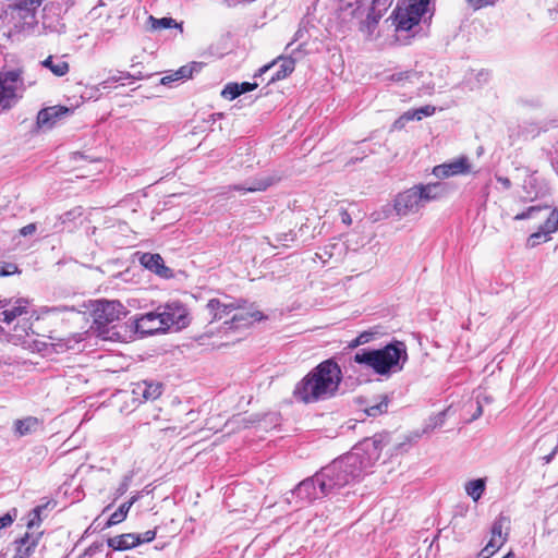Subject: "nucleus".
Masks as SVG:
<instances>
[{"mask_svg": "<svg viewBox=\"0 0 558 558\" xmlns=\"http://www.w3.org/2000/svg\"><path fill=\"white\" fill-rule=\"evenodd\" d=\"M341 379L340 366L332 360H326L296 384L293 393L305 403L327 400L336 395Z\"/></svg>", "mask_w": 558, "mask_h": 558, "instance_id": "obj_1", "label": "nucleus"}, {"mask_svg": "<svg viewBox=\"0 0 558 558\" xmlns=\"http://www.w3.org/2000/svg\"><path fill=\"white\" fill-rule=\"evenodd\" d=\"M407 360V347L401 341H395L377 350L362 349L353 356L355 363L365 365L378 375L400 372Z\"/></svg>", "mask_w": 558, "mask_h": 558, "instance_id": "obj_2", "label": "nucleus"}, {"mask_svg": "<svg viewBox=\"0 0 558 558\" xmlns=\"http://www.w3.org/2000/svg\"><path fill=\"white\" fill-rule=\"evenodd\" d=\"M447 193L442 183L417 184L399 193L393 208L399 217L417 214L429 202L441 198Z\"/></svg>", "mask_w": 558, "mask_h": 558, "instance_id": "obj_3", "label": "nucleus"}, {"mask_svg": "<svg viewBox=\"0 0 558 558\" xmlns=\"http://www.w3.org/2000/svg\"><path fill=\"white\" fill-rule=\"evenodd\" d=\"M390 444V435L387 433L376 434L356 444L352 450L344 454L349 466L356 469L359 476L366 474L378 461L381 451Z\"/></svg>", "mask_w": 558, "mask_h": 558, "instance_id": "obj_4", "label": "nucleus"}, {"mask_svg": "<svg viewBox=\"0 0 558 558\" xmlns=\"http://www.w3.org/2000/svg\"><path fill=\"white\" fill-rule=\"evenodd\" d=\"M359 478L356 469L349 466L343 456L316 473L320 492L325 493L326 496L337 493Z\"/></svg>", "mask_w": 558, "mask_h": 558, "instance_id": "obj_5", "label": "nucleus"}, {"mask_svg": "<svg viewBox=\"0 0 558 558\" xmlns=\"http://www.w3.org/2000/svg\"><path fill=\"white\" fill-rule=\"evenodd\" d=\"M428 0H399L393 11L395 24L399 31H410L427 12Z\"/></svg>", "mask_w": 558, "mask_h": 558, "instance_id": "obj_6", "label": "nucleus"}, {"mask_svg": "<svg viewBox=\"0 0 558 558\" xmlns=\"http://www.w3.org/2000/svg\"><path fill=\"white\" fill-rule=\"evenodd\" d=\"M510 520L507 517L499 515L493 522L490 529V539L480 551V558H489L498 551L508 539Z\"/></svg>", "mask_w": 558, "mask_h": 558, "instance_id": "obj_7", "label": "nucleus"}, {"mask_svg": "<svg viewBox=\"0 0 558 558\" xmlns=\"http://www.w3.org/2000/svg\"><path fill=\"white\" fill-rule=\"evenodd\" d=\"M22 84L19 71H8L0 75V107L11 108L17 98V89Z\"/></svg>", "mask_w": 558, "mask_h": 558, "instance_id": "obj_8", "label": "nucleus"}, {"mask_svg": "<svg viewBox=\"0 0 558 558\" xmlns=\"http://www.w3.org/2000/svg\"><path fill=\"white\" fill-rule=\"evenodd\" d=\"M124 315V306L119 301H98L94 310V320L99 328L120 320Z\"/></svg>", "mask_w": 558, "mask_h": 558, "instance_id": "obj_9", "label": "nucleus"}, {"mask_svg": "<svg viewBox=\"0 0 558 558\" xmlns=\"http://www.w3.org/2000/svg\"><path fill=\"white\" fill-rule=\"evenodd\" d=\"M166 330L171 327L181 329L187 325L186 308L179 302L167 303L157 311Z\"/></svg>", "mask_w": 558, "mask_h": 558, "instance_id": "obj_10", "label": "nucleus"}, {"mask_svg": "<svg viewBox=\"0 0 558 558\" xmlns=\"http://www.w3.org/2000/svg\"><path fill=\"white\" fill-rule=\"evenodd\" d=\"M472 171V165L466 156H461L448 162L434 167L433 174L438 179H447L454 175L468 174Z\"/></svg>", "mask_w": 558, "mask_h": 558, "instance_id": "obj_11", "label": "nucleus"}, {"mask_svg": "<svg viewBox=\"0 0 558 558\" xmlns=\"http://www.w3.org/2000/svg\"><path fill=\"white\" fill-rule=\"evenodd\" d=\"M558 230V210H550L547 219L542 223L537 231L532 233L526 241V246L533 248L550 239V234Z\"/></svg>", "mask_w": 558, "mask_h": 558, "instance_id": "obj_12", "label": "nucleus"}, {"mask_svg": "<svg viewBox=\"0 0 558 558\" xmlns=\"http://www.w3.org/2000/svg\"><path fill=\"white\" fill-rule=\"evenodd\" d=\"M291 498H296L301 502H312L326 496L320 492L316 474L302 481L293 490L290 492Z\"/></svg>", "mask_w": 558, "mask_h": 558, "instance_id": "obj_13", "label": "nucleus"}, {"mask_svg": "<svg viewBox=\"0 0 558 558\" xmlns=\"http://www.w3.org/2000/svg\"><path fill=\"white\" fill-rule=\"evenodd\" d=\"M295 62L290 57H280L278 60L264 65L259 69V74H264L269 72L270 70L278 68L276 72H274L269 78V83L282 80L287 77L289 74H291L294 70Z\"/></svg>", "mask_w": 558, "mask_h": 558, "instance_id": "obj_14", "label": "nucleus"}, {"mask_svg": "<svg viewBox=\"0 0 558 558\" xmlns=\"http://www.w3.org/2000/svg\"><path fill=\"white\" fill-rule=\"evenodd\" d=\"M162 392V385L157 381L143 380L134 384L132 393L134 399L144 402L156 400Z\"/></svg>", "mask_w": 558, "mask_h": 558, "instance_id": "obj_15", "label": "nucleus"}, {"mask_svg": "<svg viewBox=\"0 0 558 558\" xmlns=\"http://www.w3.org/2000/svg\"><path fill=\"white\" fill-rule=\"evenodd\" d=\"M135 329L136 332L142 335H154L159 331H166L162 319H160L157 312H149L137 318Z\"/></svg>", "mask_w": 558, "mask_h": 558, "instance_id": "obj_16", "label": "nucleus"}, {"mask_svg": "<svg viewBox=\"0 0 558 558\" xmlns=\"http://www.w3.org/2000/svg\"><path fill=\"white\" fill-rule=\"evenodd\" d=\"M69 112L70 109L62 106L41 109L37 114V125L38 128L51 129L58 120Z\"/></svg>", "mask_w": 558, "mask_h": 558, "instance_id": "obj_17", "label": "nucleus"}, {"mask_svg": "<svg viewBox=\"0 0 558 558\" xmlns=\"http://www.w3.org/2000/svg\"><path fill=\"white\" fill-rule=\"evenodd\" d=\"M39 538L40 534L25 533L22 538L14 542L15 553L13 558H29L37 547Z\"/></svg>", "mask_w": 558, "mask_h": 558, "instance_id": "obj_18", "label": "nucleus"}, {"mask_svg": "<svg viewBox=\"0 0 558 558\" xmlns=\"http://www.w3.org/2000/svg\"><path fill=\"white\" fill-rule=\"evenodd\" d=\"M435 113V107L434 106H423L421 108H417V109H413V110H408L405 111L400 118H398L392 128L396 129V130H401L405 126V124L409 122V121H413V120H422L424 117H429L432 114Z\"/></svg>", "mask_w": 558, "mask_h": 558, "instance_id": "obj_19", "label": "nucleus"}, {"mask_svg": "<svg viewBox=\"0 0 558 558\" xmlns=\"http://www.w3.org/2000/svg\"><path fill=\"white\" fill-rule=\"evenodd\" d=\"M107 545L114 550H128L140 545V535L126 533L108 538Z\"/></svg>", "mask_w": 558, "mask_h": 558, "instance_id": "obj_20", "label": "nucleus"}, {"mask_svg": "<svg viewBox=\"0 0 558 558\" xmlns=\"http://www.w3.org/2000/svg\"><path fill=\"white\" fill-rule=\"evenodd\" d=\"M238 312L231 317V328H242L247 327L254 322L262 319V314L258 311H245L240 310L239 306H235ZM226 324H229V322H226Z\"/></svg>", "mask_w": 558, "mask_h": 558, "instance_id": "obj_21", "label": "nucleus"}, {"mask_svg": "<svg viewBox=\"0 0 558 558\" xmlns=\"http://www.w3.org/2000/svg\"><path fill=\"white\" fill-rule=\"evenodd\" d=\"M207 310L213 316V319H222L227 317L232 311L236 310L232 302H222L218 299H211L207 303Z\"/></svg>", "mask_w": 558, "mask_h": 558, "instance_id": "obj_22", "label": "nucleus"}, {"mask_svg": "<svg viewBox=\"0 0 558 558\" xmlns=\"http://www.w3.org/2000/svg\"><path fill=\"white\" fill-rule=\"evenodd\" d=\"M28 304V300L23 298H19L14 301L12 300V304L10 305L12 308L2 312V320L7 324H11L15 318L27 313Z\"/></svg>", "mask_w": 558, "mask_h": 558, "instance_id": "obj_23", "label": "nucleus"}, {"mask_svg": "<svg viewBox=\"0 0 558 558\" xmlns=\"http://www.w3.org/2000/svg\"><path fill=\"white\" fill-rule=\"evenodd\" d=\"M141 264L150 271L163 276L169 269L165 267L163 259L159 254L145 253L141 257Z\"/></svg>", "mask_w": 558, "mask_h": 558, "instance_id": "obj_24", "label": "nucleus"}, {"mask_svg": "<svg viewBox=\"0 0 558 558\" xmlns=\"http://www.w3.org/2000/svg\"><path fill=\"white\" fill-rule=\"evenodd\" d=\"M39 426V420L34 416H27L14 422V432L19 437L26 436L35 432Z\"/></svg>", "mask_w": 558, "mask_h": 558, "instance_id": "obj_25", "label": "nucleus"}, {"mask_svg": "<svg viewBox=\"0 0 558 558\" xmlns=\"http://www.w3.org/2000/svg\"><path fill=\"white\" fill-rule=\"evenodd\" d=\"M41 65L49 69L56 76H64L70 70L69 63L66 61L60 58H53L52 56H49L47 59H45L41 62Z\"/></svg>", "mask_w": 558, "mask_h": 558, "instance_id": "obj_26", "label": "nucleus"}, {"mask_svg": "<svg viewBox=\"0 0 558 558\" xmlns=\"http://www.w3.org/2000/svg\"><path fill=\"white\" fill-rule=\"evenodd\" d=\"M486 488V480L485 478H476L465 483L464 489L469 497L473 499V501H478L482 495L484 494Z\"/></svg>", "mask_w": 558, "mask_h": 558, "instance_id": "obj_27", "label": "nucleus"}, {"mask_svg": "<svg viewBox=\"0 0 558 558\" xmlns=\"http://www.w3.org/2000/svg\"><path fill=\"white\" fill-rule=\"evenodd\" d=\"M138 496H133L129 501L122 504L109 518L108 522H107V526H112V525H116L122 521H124V519L126 518L128 515V512L130 510V508L132 507V505L137 500Z\"/></svg>", "mask_w": 558, "mask_h": 558, "instance_id": "obj_28", "label": "nucleus"}, {"mask_svg": "<svg viewBox=\"0 0 558 558\" xmlns=\"http://www.w3.org/2000/svg\"><path fill=\"white\" fill-rule=\"evenodd\" d=\"M449 411H450V408H447L446 410L440 411V412L436 413L435 415H432L427 420V422L423 428V433L426 434V433L433 432L437 427H441L445 424L446 416L449 413Z\"/></svg>", "mask_w": 558, "mask_h": 558, "instance_id": "obj_29", "label": "nucleus"}, {"mask_svg": "<svg viewBox=\"0 0 558 558\" xmlns=\"http://www.w3.org/2000/svg\"><path fill=\"white\" fill-rule=\"evenodd\" d=\"M384 13L378 12L377 10H374L373 7H371V10L365 19V21L361 24V31L366 32L368 35L373 33L375 29L378 21L381 19Z\"/></svg>", "mask_w": 558, "mask_h": 558, "instance_id": "obj_30", "label": "nucleus"}, {"mask_svg": "<svg viewBox=\"0 0 558 558\" xmlns=\"http://www.w3.org/2000/svg\"><path fill=\"white\" fill-rule=\"evenodd\" d=\"M296 238V233L292 230L284 232H277L272 239L268 238V243L275 247L278 245L288 246L290 242H293Z\"/></svg>", "mask_w": 558, "mask_h": 558, "instance_id": "obj_31", "label": "nucleus"}, {"mask_svg": "<svg viewBox=\"0 0 558 558\" xmlns=\"http://www.w3.org/2000/svg\"><path fill=\"white\" fill-rule=\"evenodd\" d=\"M350 244L347 245L344 243H341L339 241H335L329 243L324 247V252L327 255V258H337L340 259L345 251V248H349Z\"/></svg>", "mask_w": 558, "mask_h": 558, "instance_id": "obj_32", "label": "nucleus"}, {"mask_svg": "<svg viewBox=\"0 0 558 558\" xmlns=\"http://www.w3.org/2000/svg\"><path fill=\"white\" fill-rule=\"evenodd\" d=\"M149 22L151 29L154 31L178 26L175 20H173L172 17L155 19L154 16H149Z\"/></svg>", "mask_w": 558, "mask_h": 558, "instance_id": "obj_33", "label": "nucleus"}, {"mask_svg": "<svg viewBox=\"0 0 558 558\" xmlns=\"http://www.w3.org/2000/svg\"><path fill=\"white\" fill-rule=\"evenodd\" d=\"M271 182L269 180L257 181L251 185H234L233 189L243 192H256L266 190Z\"/></svg>", "mask_w": 558, "mask_h": 558, "instance_id": "obj_34", "label": "nucleus"}, {"mask_svg": "<svg viewBox=\"0 0 558 558\" xmlns=\"http://www.w3.org/2000/svg\"><path fill=\"white\" fill-rule=\"evenodd\" d=\"M549 209L548 207H542V206H531L526 210L514 216V220H525V219H533L536 218L537 215L543 211Z\"/></svg>", "mask_w": 558, "mask_h": 558, "instance_id": "obj_35", "label": "nucleus"}, {"mask_svg": "<svg viewBox=\"0 0 558 558\" xmlns=\"http://www.w3.org/2000/svg\"><path fill=\"white\" fill-rule=\"evenodd\" d=\"M387 409H388V400L386 397H384L381 399V401H379L378 403L366 408L365 413L368 416H377L379 414L387 412Z\"/></svg>", "mask_w": 558, "mask_h": 558, "instance_id": "obj_36", "label": "nucleus"}, {"mask_svg": "<svg viewBox=\"0 0 558 558\" xmlns=\"http://www.w3.org/2000/svg\"><path fill=\"white\" fill-rule=\"evenodd\" d=\"M241 95L240 87L238 83H229L225 86L221 92V96L226 99H234Z\"/></svg>", "mask_w": 558, "mask_h": 558, "instance_id": "obj_37", "label": "nucleus"}, {"mask_svg": "<svg viewBox=\"0 0 558 558\" xmlns=\"http://www.w3.org/2000/svg\"><path fill=\"white\" fill-rule=\"evenodd\" d=\"M47 506H37L35 507L32 512L29 513V520L27 522V527L32 529L36 525H39L41 522L40 513Z\"/></svg>", "mask_w": 558, "mask_h": 558, "instance_id": "obj_38", "label": "nucleus"}, {"mask_svg": "<svg viewBox=\"0 0 558 558\" xmlns=\"http://www.w3.org/2000/svg\"><path fill=\"white\" fill-rule=\"evenodd\" d=\"M131 481H132V474H126L123 476L121 483L119 484V486L116 490L117 498L121 497L122 495H124L128 492V489L131 485Z\"/></svg>", "mask_w": 558, "mask_h": 558, "instance_id": "obj_39", "label": "nucleus"}, {"mask_svg": "<svg viewBox=\"0 0 558 558\" xmlns=\"http://www.w3.org/2000/svg\"><path fill=\"white\" fill-rule=\"evenodd\" d=\"M131 75L129 73H120L119 75H112L110 76L108 80L101 82L99 85L106 89L108 87H110V84L111 83H117V82H121V81H124V80H128L130 78Z\"/></svg>", "mask_w": 558, "mask_h": 558, "instance_id": "obj_40", "label": "nucleus"}, {"mask_svg": "<svg viewBox=\"0 0 558 558\" xmlns=\"http://www.w3.org/2000/svg\"><path fill=\"white\" fill-rule=\"evenodd\" d=\"M19 271V268L15 264L4 263L0 265V276H10Z\"/></svg>", "mask_w": 558, "mask_h": 558, "instance_id": "obj_41", "label": "nucleus"}, {"mask_svg": "<svg viewBox=\"0 0 558 558\" xmlns=\"http://www.w3.org/2000/svg\"><path fill=\"white\" fill-rule=\"evenodd\" d=\"M391 3L392 0H373L372 7L374 10L384 13L391 5Z\"/></svg>", "mask_w": 558, "mask_h": 558, "instance_id": "obj_42", "label": "nucleus"}, {"mask_svg": "<svg viewBox=\"0 0 558 558\" xmlns=\"http://www.w3.org/2000/svg\"><path fill=\"white\" fill-rule=\"evenodd\" d=\"M474 9H482L488 5H494L498 0H468Z\"/></svg>", "mask_w": 558, "mask_h": 558, "instance_id": "obj_43", "label": "nucleus"}, {"mask_svg": "<svg viewBox=\"0 0 558 558\" xmlns=\"http://www.w3.org/2000/svg\"><path fill=\"white\" fill-rule=\"evenodd\" d=\"M489 76H490V74L486 70H480L475 74V78L480 86L486 84L489 80Z\"/></svg>", "mask_w": 558, "mask_h": 558, "instance_id": "obj_44", "label": "nucleus"}, {"mask_svg": "<svg viewBox=\"0 0 558 558\" xmlns=\"http://www.w3.org/2000/svg\"><path fill=\"white\" fill-rule=\"evenodd\" d=\"M175 76L179 80L190 78L192 76V69L190 66H182L175 72Z\"/></svg>", "mask_w": 558, "mask_h": 558, "instance_id": "obj_45", "label": "nucleus"}, {"mask_svg": "<svg viewBox=\"0 0 558 558\" xmlns=\"http://www.w3.org/2000/svg\"><path fill=\"white\" fill-rule=\"evenodd\" d=\"M138 535H140V544H142V543H149V542L155 539L156 532L151 531V530H148L145 533L138 534Z\"/></svg>", "mask_w": 558, "mask_h": 558, "instance_id": "obj_46", "label": "nucleus"}, {"mask_svg": "<svg viewBox=\"0 0 558 558\" xmlns=\"http://www.w3.org/2000/svg\"><path fill=\"white\" fill-rule=\"evenodd\" d=\"M357 337H359L360 343L361 344H365V343H368L373 339L374 332H372V331H363Z\"/></svg>", "mask_w": 558, "mask_h": 558, "instance_id": "obj_47", "label": "nucleus"}, {"mask_svg": "<svg viewBox=\"0 0 558 558\" xmlns=\"http://www.w3.org/2000/svg\"><path fill=\"white\" fill-rule=\"evenodd\" d=\"M14 519L10 513H5L4 515L0 517V530L11 525Z\"/></svg>", "mask_w": 558, "mask_h": 558, "instance_id": "obj_48", "label": "nucleus"}, {"mask_svg": "<svg viewBox=\"0 0 558 558\" xmlns=\"http://www.w3.org/2000/svg\"><path fill=\"white\" fill-rule=\"evenodd\" d=\"M239 87H240V92H241V95H242L244 93L254 90L257 87V84L256 83L244 82V83L239 84Z\"/></svg>", "mask_w": 558, "mask_h": 558, "instance_id": "obj_49", "label": "nucleus"}, {"mask_svg": "<svg viewBox=\"0 0 558 558\" xmlns=\"http://www.w3.org/2000/svg\"><path fill=\"white\" fill-rule=\"evenodd\" d=\"M35 231H36V225H35V223H29V225L24 226V227L20 230V233H21L23 236H27V235H32Z\"/></svg>", "mask_w": 558, "mask_h": 558, "instance_id": "obj_50", "label": "nucleus"}, {"mask_svg": "<svg viewBox=\"0 0 558 558\" xmlns=\"http://www.w3.org/2000/svg\"><path fill=\"white\" fill-rule=\"evenodd\" d=\"M483 413V405H482V402L480 400V397H477V400H476V410L475 412L473 413L472 417H471V421H474L476 418H478Z\"/></svg>", "mask_w": 558, "mask_h": 558, "instance_id": "obj_51", "label": "nucleus"}, {"mask_svg": "<svg viewBox=\"0 0 558 558\" xmlns=\"http://www.w3.org/2000/svg\"><path fill=\"white\" fill-rule=\"evenodd\" d=\"M496 180L497 182H499L506 190H509L511 187V181L506 178V177H501V175H496Z\"/></svg>", "mask_w": 558, "mask_h": 558, "instance_id": "obj_52", "label": "nucleus"}, {"mask_svg": "<svg viewBox=\"0 0 558 558\" xmlns=\"http://www.w3.org/2000/svg\"><path fill=\"white\" fill-rule=\"evenodd\" d=\"M340 216H341V221L344 225L350 226L352 223V218H351L350 214L347 210H342Z\"/></svg>", "mask_w": 558, "mask_h": 558, "instance_id": "obj_53", "label": "nucleus"}, {"mask_svg": "<svg viewBox=\"0 0 558 558\" xmlns=\"http://www.w3.org/2000/svg\"><path fill=\"white\" fill-rule=\"evenodd\" d=\"M177 76H175V73L173 75H167L165 77L161 78V84L163 85H167L169 84L170 82H173V81H177Z\"/></svg>", "mask_w": 558, "mask_h": 558, "instance_id": "obj_54", "label": "nucleus"}, {"mask_svg": "<svg viewBox=\"0 0 558 558\" xmlns=\"http://www.w3.org/2000/svg\"><path fill=\"white\" fill-rule=\"evenodd\" d=\"M316 257L319 258L324 264H326L330 259V258H327V255L324 252V248L320 252L316 253Z\"/></svg>", "mask_w": 558, "mask_h": 558, "instance_id": "obj_55", "label": "nucleus"}, {"mask_svg": "<svg viewBox=\"0 0 558 558\" xmlns=\"http://www.w3.org/2000/svg\"><path fill=\"white\" fill-rule=\"evenodd\" d=\"M11 304H12V299H7V298L1 299L0 298V308L8 307Z\"/></svg>", "mask_w": 558, "mask_h": 558, "instance_id": "obj_56", "label": "nucleus"}, {"mask_svg": "<svg viewBox=\"0 0 558 558\" xmlns=\"http://www.w3.org/2000/svg\"><path fill=\"white\" fill-rule=\"evenodd\" d=\"M557 452H558V445L554 448L551 453H549L548 456L544 457L545 462L549 463Z\"/></svg>", "mask_w": 558, "mask_h": 558, "instance_id": "obj_57", "label": "nucleus"}, {"mask_svg": "<svg viewBox=\"0 0 558 558\" xmlns=\"http://www.w3.org/2000/svg\"><path fill=\"white\" fill-rule=\"evenodd\" d=\"M359 345H362L359 341V337H356L355 339H353L350 344H349V348H356Z\"/></svg>", "mask_w": 558, "mask_h": 558, "instance_id": "obj_58", "label": "nucleus"}, {"mask_svg": "<svg viewBox=\"0 0 558 558\" xmlns=\"http://www.w3.org/2000/svg\"><path fill=\"white\" fill-rule=\"evenodd\" d=\"M397 446H393L392 448L388 449V452H390V456H393V452L397 450Z\"/></svg>", "mask_w": 558, "mask_h": 558, "instance_id": "obj_59", "label": "nucleus"}, {"mask_svg": "<svg viewBox=\"0 0 558 558\" xmlns=\"http://www.w3.org/2000/svg\"><path fill=\"white\" fill-rule=\"evenodd\" d=\"M502 558H514V555L513 553H508L507 555H505Z\"/></svg>", "mask_w": 558, "mask_h": 558, "instance_id": "obj_60", "label": "nucleus"}, {"mask_svg": "<svg viewBox=\"0 0 558 558\" xmlns=\"http://www.w3.org/2000/svg\"><path fill=\"white\" fill-rule=\"evenodd\" d=\"M32 4H36V5H39L40 4V1L39 0H31Z\"/></svg>", "mask_w": 558, "mask_h": 558, "instance_id": "obj_61", "label": "nucleus"}, {"mask_svg": "<svg viewBox=\"0 0 558 558\" xmlns=\"http://www.w3.org/2000/svg\"><path fill=\"white\" fill-rule=\"evenodd\" d=\"M533 180H534V179L531 177V178H530V180H529V181H526L525 183H530V184H531Z\"/></svg>", "mask_w": 558, "mask_h": 558, "instance_id": "obj_62", "label": "nucleus"}, {"mask_svg": "<svg viewBox=\"0 0 558 558\" xmlns=\"http://www.w3.org/2000/svg\"><path fill=\"white\" fill-rule=\"evenodd\" d=\"M304 227H305V226H304V225H302V226L300 227V230H299V231H300V232H303Z\"/></svg>", "mask_w": 558, "mask_h": 558, "instance_id": "obj_63", "label": "nucleus"}, {"mask_svg": "<svg viewBox=\"0 0 558 558\" xmlns=\"http://www.w3.org/2000/svg\"><path fill=\"white\" fill-rule=\"evenodd\" d=\"M0 330H2V327L0 326Z\"/></svg>", "mask_w": 558, "mask_h": 558, "instance_id": "obj_64", "label": "nucleus"}]
</instances>
